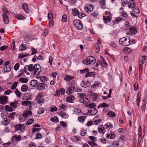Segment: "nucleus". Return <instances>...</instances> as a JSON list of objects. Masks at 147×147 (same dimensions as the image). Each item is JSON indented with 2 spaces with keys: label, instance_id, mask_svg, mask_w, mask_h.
<instances>
[{
  "label": "nucleus",
  "instance_id": "nucleus-56",
  "mask_svg": "<svg viewBox=\"0 0 147 147\" xmlns=\"http://www.w3.org/2000/svg\"><path fill=\"white\" fill-rule=\"evenodd\" d=\"M124 51L127 53H131L132 51V50L130 48L126 47L124 49Z\"/></svg>",
  "mask_w": 147,
  "mask_h": 147
},
{
  "label": "nucleus",
  "instance_id": "nucleus-2",
  "mask_svg": "<svg viewBox=\"0 0 147 147\" xmlns=\"http://www.w3.org/2000/svg\"><path fill=\"white\" fill-rule=\"evenodd\" d=\"M120 45L125 46L129 45L130 44V38L129 37H125L120 39L119 40Z\"/></svg>",
  "mask_w": 147,
  "mask_h": 147
},
{
  "label": "nucleus",
  "instance_id": "nucleus-54",
  "mask_svg": "<svg viewBox=\"0 0 147 147\" xmlns=\"http://www.w3.org/2000/svg\"><path fill=\"white\" fill-rule=\"evenodd\" d=\"M34 66L32 64H30L28 66V70L30 71H32L34 69Z\"/></svg>",
  "mask_w": 147,
  "mask_h": 147
},
{
  "label": "nucleus",
  "instance_id": "nucleus-5",
  "mask_svg": "<svg viewBox=\"0 0 147 147\" xmlns=\"http://www.w3.org/2000/svg\"><path fill=\"white\" fill-rule=\"evenodd\" d=\"M43 95L41 93H39L36 97V102L39 104L43 103L45 102V99L42 98Z\"/></svg>",
  "mask_w": 147,
  "mask_h": 147
},
{
  "label": "nucleus",
  "instance_id": "nucleus-6",
  "mask_svg": "<svg viewBox=\"0 0 147 147\" xmlns=\"http://www.w3.org/2000/svg\"><path fill=\"white\" fill-rule=\"evenodd\" d=\"M48 86L47 84L43 83L38 82L37 87V89L40 90H45Z\"/></svg>",
  "mask_w": 147,
  "mask_h": 147
},
{
  "label": "nucleus",
  "instance_id": "nucleus-33",
  "mask_svg": "<svg viewBox=\"0 0 147 147\" xmlns=\"http://www.w3.org/2000/svg\"><path fill=\"white\" fill-rule=\"evenodd\" d=\"M10 122V120H8L7 118H5L3 119V121L2 122V124L5 126H7Z\"/></svg>",
  "mask_w": 147,
  "mask_h": 147
},
{
  "label": "nucleus",
  "instance_id": "nucleus-34",
  "mask_svg": "<svg viewBox=\"0 0 147 147\" xmlns=\"http://www.w3.org/2000/svg\"><path fill=\"white\" fill-rule=\"evenodd\" d=\"M88 144L91 147H99V146L96 143L94 142L89 141Z\"/></svg>",
  "mask_w": 147,
  "mask_h": 147
},
{
  "label": "nucleus",
  "instance_id": "nucleus-46",
  "mask_svg": "<svg viewBox=\"0 0 147 147\" xmlns=\"http://www.w3.org/2000/svg\"><path fill=\"white\" fill-rule=\"evenodd\" d=\"M26 46L24 44H21L20 45V50L21 51H23L26 49Z\"/></svg>",
  "mask_w": 147,
  "mask_h": 147
},
{
  "label": "nucleus",
  "instance_id": "nucleus-35",
  "mask_svg": "<svg viewBox=\"0 0 147 147\" xmlns=\"http://www.w3.org/2000/svg\"><path fill=\"white\" fill-rule=\"evenodd\" d=\"M95 75V74L94 72H87L85 75V76L86 77H94Z\"/></svg>",
  "mask_w": 147,
  "mask_h": 147
},
{
  "label": "nucleus",
  "instance_id": "nucleus-28",
  "mask_svg": "<svg viewBox=\"0 0 147 147\" xmlns=\"http://www.w3.org/2000/svg\"><path fill=\"white\" fill-rule=\"evenodd\" d=\"M27 68H28V65H26L24 66V68L23 69H21V70L20 71V73H19V77L21 75L24 74L25 72H26L27 71Z\"/></svg>",
  "mask_w": 147,
  "mask_h": 147
},
{
  "label": "nucleus",
  "instance_id": "nucleus-16",
  "mask_svg": "<svg viewBox=\"0 0 147 147\" xmlns=\"http://www.w3.org/2000/svg\"><path fill=\"white\" fill-rule=\"evenodd\" d=\"M89 94L93 101L96 100L98 99V95L97 94L90 92Z\"/></svg>",
  "mask_w": 147,
  "mask_h": 147
},
{
  "label": "nucleus",
  "instance_id": "nucleus-13",
  "mask_svg": "<svg viewBox=\"0 0 147 147\" xmlns=\"http://www.w3.org/2000/svg\"><path fill=\"white\" fill-rule=\"evenodd\" d=\"M129 33L128 34L129 35H131L137 32L136 28L134 27H130L129 29Z\"/></svg>",
  "mask_w": 147,
  "mask_h": 147
},
{
  "label": "nucleus",
  "instance_id": "nucleus-60",
  "mask_svg": "<svg viewBox=\"0 0 147 147\" xmlns=\"http://www.w3.org/2000/svg\"><path fill=\"white\" fill-rule=\"evenodd\" d=\"M20 64L19 63H16L14 66V69L15 71H17L20 67Z\"/></svg>",
  "mask_w": 147,
  "mask_h": 147
},
{
  "label": "nucleus",
  "instance_id": "nucleus-47",
  "mask_svg": "<svg viewBox=\"0 0 147 147\" xmlns=\"http://www.w3.org/2000/svg\"><path fill=\"white\" fill-rule=\"evenodd\" d=\"M40 80L41 82L44 83L47 81L48 80V78L45 76H43L40 77Z\"/></svg>",
  "mask_w": 147,
  "mask_h": 147
},
{
  "label": "nucleus",
  "instance_id": "nucleus-17",
  "mask_svg": "<svg viewBox=\"0 0 147 147\" xmlns=\"http://www.w3.org/2000/svg\"><path fill=\"white\" fill-rule=\"evenodd\" d=\"M21 140V137L20 135L13 136L11 138V140L13 142H19Z\"/></svg>",
  "mask_w": 147,
  "mask_h": 147
},
{
  "label": "nucleus",
  "instance_id": "nucleus-14",
  "mask_svg": "<svg viewBox=\"0 0 147 147\" xmlns=\"http://www.w3.org/2000/svg\"><path fill=\"white\" fill-rule=\"evenodd\" d=\"M74 76H71L69 75H66L65 76L64 79L65 80L68 81L69 82L74 79Z\"/></svg>",
  "mask_w": 147,
  "mask_h": 147
},
{
  "label": "nucleus",
  "instance_id": "nucleus-40",
  "mask_svg": "<svg viewBox=\"0 0 147 147\" xmlns=\"http://www.w3.org/2000/svg\"><path fill=\"white\" fill-rule=\"evenodd\" d=\"M81 140L80 138L76 136H73L72 138V141L74 142H77L78 141H80Z\"/></svg>",
  "mask_w": 147,
  "mask_h": 147
},
{
  "label": "nucleus",
  "instance_id": "nucleus-21",
  "mask_svg": "<svg viewBox=\"0 0 147 147\" xmlns=\"http://www.w3.org/2000/svg\"><path fill=\"white\" fill-rule=\"evenodd\" d=\"M74 89V88L73 87H70L69 88H68L66 92V93L68 95H71L73 92V90Z\"/></svg>",
  "mask_w": 147,
  "mask_h": 147
},
{
  "label": "nucleus",
  "instance_id": "nucleus-53",
  "mask_svg": "<svg viewBox=\"0 0 147 147\" xmlns=\"http://www.w3.org/2000/svg\"><path fill=\"white\" fill-rule=\"evenodd\" d=\"M30 56L29 54H25L24 53L20 54L19 55V57L20 58H23L28 56Z\"/></svg>",
  "mask_w": 147,
  "mask_h": 147
},
{
  "label": "nucleus",
  "instance_id": "nucleus-18",
  "mask_svg": "<svg viewBox=\"0 0 147 147\" xmlns=\"http://www.w3.org/2000/svg\"><path fill=\"white\" fill-rule=\"evenodd\" d=\"M4 23L6 24L9 23V18L8 16L5 13H3L2 15Z\"/></svg>",
  "mask_w": 147,
  "mask_h": 147
},
{
  "label": "nucleus",
  "instance_id": "nucleus-19",
  "mask_svg": "<svg viewBox=\"0 0 147 147\" xmlns=\"http://www.w3.org/2000/svg\"><path fill=\"white\" fill-rule=\"evenodd\" d=\"M59 115L62 118L66 119L67 118L69 117L68 114L67 113L63 111H61L60 112Z\"/></svg>",
  "mask_w": 147,
  "mask_h": 147
},
{
  "label": "nucleus",
  "instance_id": "nucleus-30",
  "mask_svg": "<svg viewBox=\"0 0 147 147\" xmlns=\"http://www.w3.org/2000/svg\"><path fill=\"white\" fill-rule=\"evenodd\" d=\"M16 115V114L15 112L10 113L8 114V117L11 119H14Z\"/></svg>",
  "mask_w": 147,
  "mask_h": 147
},
{
  "label": "nucleus",
  "instance_id": "nucleus-43",
  "mask_svg": "<svg viewBox=\"0 0 147 147\" xmlns=\"http://www.w3.org/2000/svg\"><path fill=\"white\" fill-rule=\"evenodd\" d=\"M19 81L22 83H26L28 82V79L26 78H20L19 79Z\"/></svg>",
  "mask_w": 147,
  "mask_h": 147
},
{
  "label": "nucleus",
  "instance_id": "nucleus-36",
  "mask_svg": "<svg viewBox=\"0 0 147 147\" xmlns=\"http://www.w3.org/2000/svg\"><path fill=\"white\" fill-rule=\"evenodd\" d=\"M107 115L109 117H115L116 116L115 113L113 111H109L107 113Z\"/></svg>",
  "mask_w": 147,
  "mask_h": 147
},
{
  "label": "nucleus",
  "instance_id": "nucleus-51",
  "mask_svg": "<svg viewBox=\"0 0 147 147\" xmlns=\"http://www.w3.org/2000/svg\"><path fill=\"white\" fill-rule=\"evenodd\" d=\"M34 121V119L32 118L30 119L27 121L26 123V125L28 126L31 125Z\"/></svg>",
  "mask_w": 147,
  "mask_h": 147
},
{
  "label": "nucleus",
  "instance_id": "nucleus-7",
  "mask_svg": "<svg viewBox=\"0 0 147 147\" xmlns=\"http://www.w3.org/2000/svg\"><path fill=\"white\" fill-rule=\"evenodd\" d=\"M40 65L38 64H36L34 65V71L33 74L34 75H38L40 71Z\"/></svg>",
  "mask_w": 147,
  "mask_h": 147
},
{
  "label": "nucleus",
  "instance_id": "nucleus-11",
  "mask_svg": "<svg viewBox=\"0 0 147 147\" xmlns=\"http://www.w3.org/2000/svg\"><path fill=\"white\" fill-rule=\"evenodd\" d=\"M106 137L111 139H113L115 137V135L113 131H111L110 133L106 135Z\"/></svg>",
  "mask_w": 147,
  "mask_h": 147
},
{
  "label": "nucleus",
  "instance_id": "nucleus-1",
  "mask_svg": "<svg viewBox=\"0 0 147 147\" xmlns=\"http://www.w3.org/2000/svg\"><path fill=\"white\" fill-rule=\"evenodd\" d=\"M96 60L95 57L93 56H89L87 57L82 63L85 65H91L94 64L96 62Z\"/></svg>",
  "mask_w": 147,
  "mask_h": 147
},
{
  "label": "nucleus",
  "instance_id": "nucleus-12",
  "mask_svg": "<svg viewBox=\"0 0 147 147\" xmlns=\"http://www.w3.org/2000/svg\"><path fill=\"white\" fill-rule=\"evenodd\" d=\"M99 132L101 134H104L105 132V130L102 125H100L98 128Z\"/></svg>",
  "mask_w": 147,
  "mask_h": 147
},
{
  "label": "nucleus",
  "instance_id": "nucleus-39",
  "mask_svg": "<svg viewBox=\"0 0 147 147\" xmlns=\"http://www.w3.org/2000/svg\"><path fill=\"white\" fill-rule=\"evenodd\" d=\"M28 89V87L25 85H24L22 86L21 88V90L23 92H26Z\"/></svg>",
  "mask_w": 147,
  "mask_h": 147
},
{
  "label": "nucleus",
  "instance_id": "nucleus-26",
  "mask_svg": "<svg viewBox=\"0 0 147 147\" xmlns=\"http://www.w3.org/2000/svg\"><path fill=\"white\" fill-rule=\"evenodd\" d=\"M5 110L7 111L12 112L14 110L13 108L9 105H6L5 108Z\"/></svg>",
  "mask_w": 147,
  "mask_h": 147
},
{
  "label": "nucleus",
  "instance_id": "nucleus-61",
  "mask_svg": "<svg viewBox=\"0 0 147 147\" xmlns=\"http://www.w3.org/2000/svg\"><path fill=\"white\" fill-rule=\"evenodd\" d=\"M18 82H15L12 85L11 89H15L17 86L18 85Z\"/></svg>",
  "mask_w": 147,
  "mask_h": 147
},
{
  "label": "nucleus",
  "instance_id": "nucleus-57",
  "mask_svg": "<svg viewBox=\"0 0 147 147\" xmlns=\"http://www.w3.org/2000/svg\"><path fill=\"white\" fill-rule=\"evenodd\" d=\"M50 120L51 121L54 122H59L58 118L57 117H53L51 118L50 119Z\"/></svg>",
  "mask_w": 147,
  "mask_h": 147
},
{
  "label": "nucleus",
  "instance_id": "nucleus-55",
  "mask_svg": "<svg viewBox=\"0 0 147 147\" xmlns=\"http://www.w3.org/2000/svg\"><path fill=\"white\" fill-rule=\"evenodd\" d=\"M31 37V35L29 34H27L25 36L24 40L25 41H27L29 40Z\"/></svg>",
  "mask_w": 147,
  "mask_h": 147
},
{
  "label": "nucleus",
  "instance_id": "nucleus-62",
  "mask_svg": "<svg viewBox=\"0 0 147 147\" xmlns=\"http://www.w3.org/2000/svg\"><path fill=\"white\" fill-rule=\"evenodd\" d=\"M88 71V68H86L84 69L81 70L80 71V72L81 74H84L86 73H87Z\"/></svg>",
  "mask_w": 147,
  "mask_h": 147
},
{
  "label": "nucleus",
  "instance_id": "nucleus-45",
  "mask_svg": "<svg viewBox=\"0 0 147 147\" xmlns=\"http://www.w3.org/2000/svg\"><path fill=\"white\" fill-rule=\"evenodd\" d=\"M100 83L98 81H95L94 82L93 84L91 86V87L92 88H95L99 86Z\"/></svg>",
  "mask_w": 147,
  "mask_h": 147
},
{
  "label": "nucleus",
  "instance_id": "nucleus-37",
  "mask_svg": "<svg viewBox=\"0 0 147 147\" xmlns=\"http://www.w3.org/2000/svg\"><path fill=\"white\" fill-rule=\"evenodd\" d=\"M145 63V61H143L142 59L140 60L139 61V67L140 71H142V65L143 63Z\"/></svg>",
  "mask_w": 147,
  "mask_h": 147
},
{
  "label": "nucleus",
  "instance_id": "nucleus-41",
  "mask_svg": "<svg viewBox=\"0 0 147 147\" xmlns=\"http://www.w3.org/2000/svg\"><path fill=\"white\" fill-rule=\"evenodd\" d=\"M72 14L74 16H76L78 14L79 11L76 8H74L72 9Z\"/></svg>",
  "mask_w": 147,
  "mask_h": 147
},
{
  "label": "nucleus",
  "instance_id": "nucleus-64",
  "mask_svg": "<svg viewBox=\"0 0 147 147\" xmlns=\"http://www.w3.org/2000/svg\"><path fill=\"white\" fill-rule=\"evenodd\" d=\"M48 18L49 20H51L53 18V14L51 12H49L48 15Z\"/></svg>",
  "mask_w": 147,
  "mask_h": 147
},
{
  "label": "nucleus",
  "instance_id": "nucleus-63",
  "mask_svg": "<svg viewBox=\"0 0 147 147\" xmlns=\"http://www.w3.org/2000/svg\"><path fill=\"white\" fill-rule=\"evenodd\" d=\"M26 120V119L22 116V115H20L19 118V120L20 123H22V122Z\"/></svg>",
  "mask_w": 147,
  "mask_h": 147
},
{
  "label": "nucleus",
  "instance_id": "nucleus-25",
  "mask_svg": "<svg viewBox=\"0 0 147 147\" xmlns=\"http://www.w3.org/2000/svg\"><path fill=\"white\" fill-rule=\"evenodd\" d=\"M127 5L129 8H132L135 6V4L134 3V0H131L128 2Z\"/></svg>",
  "mask_w": 147,
  "mask_h": 147
},
{
  "label": "nucleus",
  "instance_id": "nucleus-42",
  "mask_svg": "<svg viewBox=\"0 0 147 147\" xmlns=\"http://www.w3.org/2000/svg\"><path fill=\"white\" fill-rule=\"evenodd\" d=\"M86 118V116H81L78 117V119L79 122H82L85 121V119Z\"/></svg>",
  "mask_w": 147,
  "mask_h": 147
},
{
  "label": "nucleus",
  "instance_id": "nucleus-49",
  "mask_svg": "<svg viewBox=\"0 0 147 147\" xmlns=\"http://www.w3.org/2000/svg\"><path fill=\"white\" fill-rule=\"evenodd\" d=\"M15 94L16 95L17 97L18 98L21 97L22 94L20 92L18 89H16L15 92Z\"/></svg>",
  "mask_w": 147,
  "mask_h": 147
},
{
  "label": "nucleus",
  "instance_id": "nucleus-20",
  "mask_svg": "<svg viewBox=\"0 0 147 147\" xmlns=\"http://www.w3.org/2000/svg\"><path fill=\"white\" fill-rule=\"evenodd\" d=\"M109 105L106 103V102H103L100 104L98 107V108H108L109 107Z\"/></svg>",
  "mask_w": 147,
  "mask_h": 147
},
{
  "label": "nucleus",
  "instance_id": "nucleus-8",
  "mask_svg": "<svg viewBox=\"0 0 147 147\" xmlns=\"http://www.w3.org/2000/svg\"><path fill=\"white\" fill-rule=\"evenodd\" d=\"M93 9V7L92 5L88 4L87 5L84 7V10L87 12H90Z\"/></svg>",
  "mask_w": 147,
  "mask_h": 147
},
{
  "label": "nucleus",
  "instance_id": "nucleus-24",
  "mask_svg": "<svg viewBox=\"0 0 147 147\" xmlns=\"http://www.w3.org/2000/svg\"><path fill=\"white\" fill-rule=\"evenodd\" d=\"M94 51L96 53H98L100 49V47L99 45L97 43H96L94 46Z\"/></svg>",
  "mask_w": 147,
  "mask_h": 147
},
{
  "label": "nucleus",
  "instance_id": "nucleus-3",
  "mask_svg": "<svg viewBox=\"0 0 147 147\" xmlns=\"http://www.w3.org/2000/svg\"><path fill=\"white\" fill-rule=\"evenodd\" d=\"M73 24L78 30H81L83 28L82 23L80 20L77 19L74 20L73 22Z\"/></svg>",
  "mask_w": 147,
  "mask_h": 147
},
{
  "label": "nucleus",
  "instance_id": "nucleus-48",
  "mask_svg": "<svg viewBox=\"0 0 147 147\" xmlns=\"http://www.w3.org/2000/svg\"><path fill=\"white\" fill-rule=\"evenodd\" d=\"M16 18L18 20H24L25 18L24 16L21 15H17Z\"/></svg>",
  "mask_w": 147,
  "mask_h": 147
},
{
  "label": "nucleus",
  "instance_id": "nucleus-59",
  "mask_svg": "<svg viewBox=\"0 0 147 147\" xmlns=\"http://www.w3.org/2000/svg\"><path fill=\"white\" fill-rule=\"evenodd\" d=\"M44 110L43 108H40L38 110V113L39 114H41L44 113Z\"/></svg>",
  "mask_w": 147,
  "mask_h": 147
},
{
  "label": "nucleus",
  "instance_id": "nucleus-38",
  "mask_svg": "<svg viewBox=\"0 0 147 147\" xmlns=\"http://www.w3.org/2000/svg\"><path fill=\"white\" fill-rule=\"evenodd\" d=\"M22 7L24 10L27 13L29 12V10L27 6V4L26 3H23L22 5Z\"/></svg>",
  "mask_w": 147,
  "mask_h": 147
},
{
  "label": "nucleus",
  "instance_id": "nucleus-31",
  "mask_svg": "<svg viewBox=\"0 0 147 147\" xmlns=\"http://www.w3.org/2000/svg\"><path fill=\"white\" fill-rule=\"evenodd\" d=\"M100 58L102 59L101 61L100 62L101 65L104 67H105L107 66V64L106 63L105 60L103 59V57L100 56Z\"/></svg>",
  "mask_w": 147,
  "mask_h": 147
},
{
  "label": "nucleus",
  "instance_id": "nucleus-27",
  "mask_svg": "<svg viewBox=\"0 0 147 147\" xmlns=\"http://www.w3.org/2000/svg\"><path fill=\"white\" fill-rule=\"evenodd\" d=\"M18 101L17 100H15L13 102H11L10 103V106L13 108H15L17 107Z\"/></svg>",
  "mask_w": 147,
  "mask_h": 147
},
{
  "label": "nucleus",
  "instance_id": "nucleus-29",
  "mask_svg": "<svg viewBox=\"0 0 147 147\" xmlns=\"http://www.w3.org/2000/svg\"><path fill=\"white\" fill-rule=\"evenodd\" d=\"M105 127L106 129H107L108 130H109L110 129H111L113 127V125L110 122H108L106 123L105 125Z\"/></svg>",
  "mask_w": 147,
  "mask_h": 147
},
{
  "label": "nucleus",
  "instance_id": "nucleus-32",
  "mask_svg": "<svg viewBox=\"0 0 147 147\" xmlns=\"http://www.w3.org/2000/svg\"><path fill=\"white\" fill-rule=\"evenodd\" d=\"M32 102L28 101H24L22 102V105L25 106H26L29 105H32Z\"/></svg>",
  "mask_w": 147,
  "mask_h": 147
},
{
  "label": "nucleus",
  "instance_id": "nucleus-58",
  "mask_svg": "<svg viewBox=\"0 0 147 147\" xmlns=\"http://www.w3.org/2000/svg\"><path fill=\"white\" fill-rule=\"evenodd\" d=\"M133 11L136 14H138L140 12V10L137 7H134L132 9Z\"/></svg>",
  "mask_w": 147,
  "mask_h": 147
},
{
  "label": "nucleus",
  "instance_id": "nucleus-50",
  "mask_svg": "<svg viewBox=\"0 0 147 147\" xmlns=\"http://www.w3.org/2000/svg\"><path fill=\"white\" fill-rule=\"evenodd\" d=\"M69 84L71 86V87H74V88L75 85L76 84V82L74 81L71 80L68 82Z\"/></svg>",
  "mask_w": 147,
  "mask_h": 147
},
{
  "label": "nucleus",
  "instance_id": "nucleus-44",
  "mask_svg": "<svg viewBox=\"0 0 147 147\" xmlns=\"http://www.w3.org/2000/svg\"><path fill=\"white\" fill-rule=\"evenodd\" d=\"M77 97H78L81 98H86V96L84 93H78L77 94Z\"/></svg>",
  "mask_w": 147,
  "mask_h": 147
},
{
  "label": "nucleus",
  "instance_id": "nucleus-4",
  "mask_svg": "<svg viewBox=\"0 0 147 147\" xmlns=\"http://www.w3.org/2000/svg\"><path fill=\"white\" fill-rule=\"evenodd\" d=\"M26 128L24 124H19L15 126V131H19L20 132L22 133L26 130Z\"/></svg>",
  "mask_w": 147,
  "mask_h": 147
},
{
  "label": "nucleus",
  "instance_id": "nucleus-23",
  "mask_svg": "<svg viewBox=\"0 0 147 147\" xmlns=\"http://www.w3.org/2000/svg\"><path fill=\"white\" fill-rule=\"evenodd\" d=\"M108 16H103V19L106 24L109 23L111 20V17H109Z\"/></svg>",
  "mask_w": 147,
  "mask_h": 147
},
{
  "label": "nucleus",
  "instance_id": "nucleus-15",
  "mask_svg": "<svg viewBox=\"0 0 147 147\" xmlns=\"http://www.w3.org/2000/svg\"><path fill=\"white\" fill-rule=\"evenodd\" d=\"M38 82L37 80H32L30 82V84L31 87H37Z\"/></svg>",
  "mask_w": 147,
  "mask_h": 147
},
{
  "label": "nucleus",
  "instance_id": "nucleus-52",
  "mask_svg": "<svg viewBox=\"0 0 147 147\" xmlns=\"http://www.w3.org/2000/svg\"><path fill=\"white\" fill-rule=\"evenodd\" d=\"M95 106V104L94 103H89L88 104H87V105H86V107H90L91 108L94 107Z\"/></svg>",
  "mask_w": 147,
  "mask_h": 147
},
{
  "label": "nucleus",
  "instance_id": "nucleus-22",
  "mask_svg": "<svg viewBox=\"0 0 147 147\" xmlns=\"http://www.w3.org/2000/svg\"><path fill=\"white\" fill-rule=\"evenodd\" d=\"M88 113L92 115H95L97 112V110L95 108H91V109L88 110Z\"/></svg>",
  "mask_w": 147,
  "mask_h": 147
},
{
  "label": "nucleus",
  "instance_id": "nucleus-10",
  "mask_svg": "<svg viewBox=\"0 0 147 147\" xmlns=\"http://www.w3.org/2000/svg\"><path fill=\"white\" fill-rule=\"evenodd\" d=\"M75 99V97L74 96L70 95L66 97V100L67 102L73 103L74 102Z\"/></svg>",
  "mask_w": 147,
  "mask_h": 147
},
{
  "label": "nucleus",
  "instance_id": "nucleus-9",
  "mask_svg": "<svg viewBox=\"0 0 147 147\" xmlns=\"http://www.w3.org/2000/svg\"><path fill=\"white\" fill-rule=\"evenodd\" d=\"M7 97L6 96H3L0 97V103L5 105L7 102Z\"/></svg>",
  "mask_w": 147,
  "mask_h": 147
}]
</instances>
